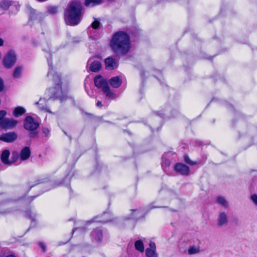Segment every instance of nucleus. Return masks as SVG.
Wrapping results in <instances>:
<instances>
[{
	"label": "nucleus",
	"mask_w": 257,
	"mask_h": 257,
	"mask_svg": "<svg viewBox=\"0 0 257 257\" xmlns=\"http://www.w3.org/2000/svg\"><path fill=\"white\" fill-rule=\"evenodd\" d=\"M47 55L46 56L48 64L49 66V70L47 76H52V80L55 84V86L47 89L45 92V95L47 97V100L59 99L61 102L66 100L67 98L66 93L64 92L62 89V81L61 76L53 70L52 65V55L49 52H47Z\"/></svg>",
	"instance_id": "1"
},
{
	"label": "nucleus",
	"mask_w": 257,
	"mask_h": 257,
	"mask_svg": "<svg viewBox=\"0 0 257 257\" xmlns=\"http://www.w3.org/2000/svg\"><path fill=\"white\" fill-rule=\"evenodd\" d=\"M109 45L116 56H124L127 54L131 48L130 36L123 31L116 32L112 35Z\"/></svg>",
	"instance_id": "2"
},
{
	"label": "nucleus",
	"mask_w": 257,
	"mask_h": 257,
	"mask_svg": "<svg viewBox=\"0 0 257 257\" xmlns=\"http://www.w3.org/2000/svg\"><path fill=\"white\" fill-rule=\"evenodd\" d=\"M83 13V6L81 3L73 1L67 8L65 17L70 25L76 26L80 22Z\"/></svg>",
	"instance_id": "3"
},
{
	"label": "nucleus",
	"mask_w": 257,
	"mask_h": 257,
	"mask_svg": "<svg viewBox=\"0 0 257 257\" xmlns=\"http://www.w3.org/2000/svg\"><path fill=\"white\" fill-rule=\"evenodd\" d=\"M24 128L29 132L28 136L31 138H36L38 137L39 123L32 116H27L24 120Z\"/></svg>",
	"instance_id": "4"
},
{
	"label": "nucleus",
	"mask_w": 257,
	"mask_h": 257,
	"mask_svg": "<svg viewBox=\"0 0 257 257\" xmlns=\"http://www.w3.org/2000/svg\"><path fill=\"white\" fill-rule=\"evenodd\" d=\"M95 86L98 88H102L104 94L108 98H114L115 94L112 92L108 86V82L100 75H97L94 78Z\"/></svg>",
	"instance_id": "5"
},
{
	"label": "nucleus",
	"mask_w": 257,
	"mask_h": 257,
	"mask_svg": "<svg viewBox=\"0 0 257 257\" xmlns=\"http://www.w3.org/2000/svg\"><path fill=\"white\" fill-rule=\"evenodd\" d=\"M17 56L14 51H9L5 56L3 63L4 67L7 69L12 68L16 63Z\"/></svg>",
	"instance_id": "6"
},
{
	"label": "nucleus",
	"mask_w": 257,
	"mask_h": 257,
	"mask_svg": "<svg viewBox=\"0 0 257 257\" xmlns=\"http://www.w3.org/2000/svg\"><path fill=\"white\" fill-rule=\"evenodd\" d=\"M75 171H71L63 179L55 181L52 184V188L63 186L71 189V179L75 175Z\"/></svg>",
	"instance_id": "7"
},
{
	"label": "nucleus",
	"mask_w": 257,
	"mask_h": 257,
	"mask_svg": "<svg viewBox=\"0 0 257 257\" xmlns=\"http://www.w3.org/2000/svg\"><path fill=\"white\" fill-rule=\"evenodd\" d=\"M174 171L181 175L188 176L190 172V168L188 166L182 163H177L174 166Z\"/></svg>",
	"instance_id": "8"
},
{
	"label": "nucleus",
	"mask_w": 257,
	"mask_h": 257,
	"mask_svg": "<svg viewBox=\"0 0 257 257\" xmlns=\"http://www.w3.org/2000/svg\"><path fill=\"white\" fill-rule=\"evenodd\" d=\"M18 121L13 118H5L0 121V127L4 129H12L18 124Z\"/></svg>",
	"instance_id": "9"
},
{
	"label": "nucleus",
	"mask_w": 257,
	"mask_h": 257,
	"mask_svg": "<svg viewBox=\"0 0 257 257\" xmlns=\"http://www.w3.org/2000/svg\"><path fill=\"white\" fill-rule=\"evenodd\" d=\"M90 236L93 241L101 243L103 237V231L100 228H95L91 231Z\"/></svg>",
	"instance_id": "10"
},
{
	"label": "nucleus",
	"mask_w": 257,
	"mask_h": 257,
	"mask_svg": "<svg viewBox=\"0 0 257 257\" xmlns=\"http://www.w3.org/2000/svg\"><path fill=\"white\" fill-rule=\"evenodd\" d=\"M145 217L144 211L141 208L132 209L130 215L125 217V220L133 219L138 220Z\"/></svg>",
	"instance_id": "11"
},
{
	"label": "nucleus",
	"mask_w": 257,
	"mask_h": 257,
	"mask_svg": "<svg viewBox=\"0 0 257 257\" xmlns=\"http://www.w3.org/2000/svg\"><path fill=\"white\" fill-rule=\"evenodd\" d=\"M18 138V134L15 132L4 133L0 136V141L6 143H13Z\"/></svg>",
	"instance_id": "12"
},
{
	"label": "nucleus",
	"mask_w": 257,
	"mask_h": 257,
	"mask_svg": "<svg viewBox=\"0 0 257 257\" xmlns=\"http://www.w3.org/2000/svg\"><path fill=\"white\" fill-rule=\"evenodd\" d=\"M228 222V213L221 211L218 214L217 224L219 227L227 226Z\"/></svg>",
	"instance_id": "13"
},
{
	"label": "nucleus",
	"mask_w": 257,
	"mask_h": 257,
	"mask_svg": "<svg viewBox=\"0 0 257 257\" xmlns=\"http://www.w3.org/2000/svg\"><path fill=\"white\" fill-rule=\"evenodd\" d=\"M105 65L106 69L108 70H113L118 67V63L114 58L111 57L105 59Z\"/></svg>",
	"instance_id": "14"
},
{
	"label": "nucleus",
	"mask_w": 257,
	"mask_h": 257,
	"mask_svg": "<svg viewBox=\"0 0 257 257\" xmlns=\"http://www.w3.org/2000/svg\"><path fill=\"white\" fill-rule=\"evenodd\" d=\"M122 82V79L120 76H117L111 78L108 83L110 85L114 88H117L120 86Z\"/></svg>",
	"instance_id": "15"
},
{
	"label": "nucleus",
	"mask_w": 257,
	"mask_h": 257,
	"mask_svg": "<svg viewBox=\"0 0 257 257\" xmlns=\"http://www.w3.org/2000/svg\"><path fill=\"white\" fill-rule=\"evenodd\" d=\"M9 204L6 201L0 203V214L6 215L12 213L14 211L10 207H8Z\"/></svg>",
	"instance_id": "16"
},
{
	"label": "nucleus",
	"mask_w": 257,
	"mask_h": 257,
	"mask_svg": "<svg viewBox=\"0 0 257 257\" xmlns=\"http://www.w3.org/2000/svg\"><path fill=\"white\" fill-rule=\"evenodd\" d=\"M31 150L29 147H25L21 150L20 154V158L22 161L28 160L31 155Z\"/></svg>",
	"instance_id": "17"
},
{
	"label": "nucleus",
	"mask_w": 257,
	"mask_h": 257,
	"mask_svg": "<svg viewBox=\"0 0 257 257\" xmlns=\"http://www.w3.org/2000/svg\"><path fill=\"white\" fill-rule=\"evenodd\" d=\"M25 216L31 220V226L35 227L36 225V214L33 213L30 209H27L25 211Z\"/></svg>",
	"instance_id": "18"
},
{
	"label": "nucleus",
	"mask_w": 257,
	"mask_h": 257,
	"mask_svg": "<svg viewBox=\"0 0 257 257\" xmlns=\"http://www.w3.org/2000/svg\"><path fill=\"white\" fill-rule=\"evenodd\" d=\"M46 98H40V100L39 101L36 102L35 103V104L38 105L39 108L42 110H44L46 112H51V111L49 109V108L47 107L46 104Z\"/></svg>",
	"instance_id": "19"
},
{
	"label": "nucleus",
	"mask_w": 257,
	"mask_h": 257,
	"mask_svg": "<svg viewBox=\"0 0 257 257\" xmlns=\"http://www.w3.org/2000/svg\"><path fill=\"white\" fill-rule=\"evenodd\" d=\"M101 68V64L99 61H94L90 65L89 69L91 72H97Z\"/></svg>",
	"instance_id": "20"
},
{
	"label": "nucleus",
	"mask_w": 257,
	"mask_h": 257,
	"mask_svg": "<svg viewBox=\"0 0 257 257\" xmlns=\"http://www.w3.org/2000/svg\"><path fill=\"white\" fill-rule=\"evenodd\" d=\"M10 152L8 150H5L1 155V160L5 164H10L11 162L9 160Z\"/></svg>",
	"instance_id": "21"
},
{
	"label": "nucleus",
	"mask_w": 257,
	"mask_h": 257,
	"mask_svg": "<svg viewBox=\"0 0 257 257\" xmlns=\"http://www.w3.org/2000/svg\"><path fill=\"white\" fill-rule=\"evenodd\" d=\"M26 112V109L22 106H18L16 107L13 112V114L14 116L18 117Z\"/></svg>",
	"instance_id": "22"
},
{
	"label": "nucleus",
	"mask_w": 257,
	"mask_h": 257,
	"mask_svg": "<svg viewBox=\"0 0 257 257\" xmlns=\"http://www.w3.org/2000/svg\"><path fill=\"white\" fill-rule=\"evenodd\" d=\"M86 114L90 118L93 119L95 122L99 123L106 122L110 124H113L112 122L109 121H104L103 119L102 116H95L93 114L89 113H86Z\"/></svg>",
	"instance_id": "23"
},
{
	"label": "nucleus",
	"mask_w": 257,
	"mask_h": 257,
	"mask_svg": "<svg viewBox=\"0 0 257 257\" xmlns=\"http://www.w3.org/2000/svg\"><path fill=\"white\" fill-rule=\"evenodd\" d=\"M102 0H85L84 5L87 7H93L101 4Z\"/></svg>",
	"instance_id": "24"
},
{
	"label": "nucleus",
	"mask_w": 257,
	"mask_h": 257,
	"mask_svg": "<svg viewBox=\"0 0 257 257\" xmlns=\"http://www.w3.org/2000/svg\"><path fill=\"white\" fill-rule=\"evenodd\" d=\"M135 247L136 250L143 252L144 251V245L143 241L141 240H138L135 242Z\"/></svg>",
	"instance_id": "25"
},
{
	"label": "nucleus",
	"mask_w": 257,
	"mask_h": 257,
	"mask_svg": "<svg viewBox=\"0 0 257 257\" xmlns=\"http://www.w3.org/2000/svg\"><path fill=\"white\" fill-rule=\"evenodd\" d=\"M23 67L22 66L16 67L14 71L13 76L14 78H19L22 74Z\"/></svg>",
	"instance_id": "26"
},
{
	"label": "nucleus",
	"mask_w": 257,
	"mask_h": 257,
	"mask_svg": "<svg viewBox=\"0 0 257 257\" xmlns=\"http://www.w3.org/2000/svg\"><path fill=\"white\" fill-rule=\"evenodd\" d=\"M156 250L150 248H147L145 251V254L147 257H158Z\"/></svg>",
	"instance_id": "27"
},
{
	"label": "nucleus",
	"mask_w": 257,
	"mask_h": 257,
	"mask_svg": "<svg viewBox=\"0 0 257 257\" xmlns=\"http://www.w3.org/2000/svg\"><path fill=\"white\" fill-rule=\"evenodd\" d=\"M183 159L185 163L190 166H194L198 164V163L197 162L191 161L188 155L187 154L184 155Z\"/></svg>",
	"instance_id": "28"
},
{
	"label": "nucleus",
	"mask_w": 257,
	"mask_h": 257,
	"mask_svg": "<svg viewBox=\"0 0 257 257\" xmlns=\"http://www.w3.org/2000/svg\"><path fill=\"white\" fill-rule=\"evenodd\" d=\"M99 216L95 217L93 219H92L91 220L87 221V223L88 224H90L93 222H102V223H107L110 221L109 219H99Z\"/></svg>",
	"instance_id": "29"
},
{
	"label": "nucleus",
	"mask_w": 257,
	"mask_h": 257,
	"mask_svg": "<svg viewBox=\"0 0 257 257\" xmlns=\"http://www.w3.org/2000/svg\"><path fill=\"white\" fill-rule=\"evenodd\" d=\"M162 167L163 169L169 167L170 165V161L166 158V155L164 154L162 156Z\"/></svg>",
	"instance_id": "30"
},
{
	"label": "nucleus",
	"mask_w": 257,
	"mask_h": 257,
	"mask_svg": "<svg viewBox=\"0 0 257 257\" xmlns=\"http://www.w3.org/2000/svg\"><path fill=\"white\" fill-rule=\"evenodd\" d=\"M29 20H33L36 19L37 15L35 13V10L30 7L29 8Z\"/></svg>",
	"instance_id": "31"
},
{
	"label": "nucleus",
	"mask_w": 257,
	"mask_h": 257,
	"mask_svg": "<svg viewBox=\"0 0 257 257\" xmlns=\"http://www.w3.org/2000/svg\"><path fill=\"white\" fill-rule=\"evenodd\" d=\"M10 6V3L8 0H4L0 3V7L5 10L8 9Z\"/></svg>",
	"instance_id": "32"
},
{
	"label": "nucleus",
	"mask_w": 257,
	"mask_h": 257,
	"mask_svg": "<svg viewBox=\"0 0 257 257\" xmlns=\"http://www.w3.org/2000/svg\"><path fill=\"white\" fill-rule=\"evenodd\" d=\"M19 157L20 154L17 151H13L12 153L11 164L15 162Z\"/></svg>",
	"instance_id": "33"
},
{
	"label": "nucleus",
	"mask_w": 257,
	"mask_h": 257,
	"mask_svg": "<svg viewBox=\"0 0 257 257\" xmlns=\"http://www.w3.org/2000/svg\"><path fill=\"white\" fill-rule=\"evenodd\" d=\"M217 202L218 203L224 207H226L227 206V202L223 197H218L217 198Z\"/></svg>",
	"instance_id": "34"
},
{
	"label": "nucleus",
	"mask_w": 257,
	"mask_h": 257,
	"mask_svg": "<svg viewBox=\"0 0 257 257\" xmlns=\"http://www.w3.org/2000/svg\"><path fill=\"white\" fill-rule=\"evenodd\" d=\"M199 248L195 247L194 246H190L188 249V253L189 254H193L199 252Z\"/></svg>",
	"instance_id": "35"
},
{
	"label": "nucleus",
	"mask_w": 257,
	"mask_h": 257,
	"mask_svg": "<svg viewBox=\"0 0 257 257\" xmlns=\"http://www.w3.org/2000/svg\"><path fill=\"white\" fill-rule=\"evenodd\" d=\"M48 12L50 14L54 15L58 12V7L56 6H50L48 7Z\"/></svg>",
	"instance_id": "36"
},
{
	"label": "nucleus",
	"mask_w": 257,
	"mask_h": 257,
	"mask_svg": "<svg viewBox=\"0 0 257 257\" xmlns=\"http://www.w3.org/2000/svg\"><path fill=\"white\" fill-rule=\"evenodd\" d=\"M100 25V22L95 19L94 21L92 23L91 27L94 30H97L99 28Z\"/></svg>",
	"instance_id": "37"
},
{
	"label": "nucleus",
	"mask_w": 257,
	"mask_h": 257,
	"mask_svg": "<svg viewBox=\"0 0 257 257\" xmlns=\"http://www.w3.org/2000/svg\"><path fill=\"white\" fill-rule=\"evenodd\" d=\"M38 245L41 248L43 252H45L46 251L47 247L44 242L42 241H39L38 242Z\"/></svg>",
	"instance_id": "38"
},
{
	"label": "nucleus",
	"mask_w": 257,
	"mask_h": 257,
	"mask_svg": "<svg viewBox=\"0 0 257 257\" xmlns=\"http://www.w3.org/2000/svg\"><path fill=\"white\" fill-rule=\"evenodd\" d=\"M87 230V228L86 227H75L73 228L72 229V233H73L75 231L79 230L80 232H85Z\"/></svg>",
	"instance_id": "39"
},
{
	"label": "nucleus",
	"mask_w": 257,
	"mask_h": 257,
	"mask_svg": "<svg viewBox=\"0 0 257 257\" xmlns=\"http://www.w3.org/2000/svg\"><path fill=\"white\" fill-rule=\"evenodd\" d=\"M5 88L4 80L0 77V92L4 91Z\"/></svg>",
	"instance_id": "40"
},
{
	"label": "nucleus",
	"mask_w": 257,
	"mask_h": 257,
	"mask_svg": "<svg viewBox=\"0 0 257 257\" xmlns=\"http://www.w3.org/2000/svg\"><path fill=\"white\" fill-rule=\"evenodd\" d=\"M7 114V111L4 110H0V121H1L2 119H4L5 116Z\"/></svg>",
	"instance_id": "41"
},
{
	"label": "nucleus",
	"mask_w": 257,
	"mask_h": 257,
	"mask_svg": "<svg viewBox=\"0 0 257 257\" xmlns=\"http://www.w3.org/2000/svg\"><path fill=\"white\" fill-rule=\"evenodd\" d=\"M250 198L253 202L257 206V195L256 194H252Z\"/></svg>",
	"instance_id": "42"
},
{
	"label": "nucleus",
	"mask_w": 257,
	"mask_h": 257,
	"mask_svg": "<svg viewBox=\"0 0 257 257\" xmlns=\"http://www.w3.org/2000/svg\"><path fill=\"white\" fill-rule=\"evenodd\" d=\"M43 133L45 134L46 137H48L49 136L50 131L46 127H44L42 129Z\"/></svg>",
	"instance_id": "43"
},
{
	"label": "nucleus",
	"mask_w": 257,
	"mask_h": 257,
	"mask_svg": "<svg viewBox=\"0 0 257 257\" xmlns=\"http://www.w3.org/2000/svg\"><path fill=\"white\" fill-rule=\"evenodd\" d=\"M41 182H42L41 180L38 179L35 181L34 184H32L31 182L30 183L29 185L30 186V188H31L32 187H34V186H35L36 185H38V184L41 183Z\"/></svg>",
	"instance_id": "44"
},
{
	"label": "nucleus",
	"mask_w": 257,
	"mask_h": 257,
	"mask_svg": "<svg viewBox=\"0 0 257 257\" xmlns=\"http://www.w3.org/2000/svg\"><path fill=\"white\" fill-rule=\"evenodd\" d=\"M149 246H150V249H152L153 250H156V246L155 243L154 242L152 241H150V243H149Z\"/></svg>",
	"instance_id": "45"
},
{
	"label": "nucleus",
	"mask_w": 257,
	"mask_h": 257,
	"mask_svg": "<svg viewBox=\"0 0 257 257\" xmlns=\"http://www.w3.org/2000/svg\"><path fill=\"white\" fill-rule=\"evenodd\" d=\"M173 113H172V116H171L172 117H176L179 113V111L177 109H174L173 110Z\"/></svg>",
	"instance_id": "46"
},
{
	"label": "nucleus",
	"mask_w": 257,
	"mask_h": 257,
	"mask_svg": "<svg viewBox=\"0 0 257 257\" xmlns=\"http://www.w3.org/2000/svg\"><path fill=\"white\" fill-rule=\"evenodd\" d=\"M100 167H101L100 166L99 164L98 163V162L97 161H96V165L95 166V171L99 172L100 170Z\"/></svg>",
	"instance_id": "47"
},
{
	"label": "nucleus",
	"mask_w": 257,
	"mask_h": 257,
	"mask_svg": "<svg viewBox=\"0 0 257 257\" xmlns=\"http://www.w3.org/2000/svg\"><path fill=\"white\" fill-rule=\"evenodd\" d=\"M154 113L157 116H160V117H163L164 116V114L162 113V112H160L159 111H155V112H154Z\"/></svg>",
	"instance_id": "48"
},
{
	"label": "nucleus",
	"mask_w": 257,
	"mask_h": 257,
	"mask_svg": "<svg viewBox=\"0 0 257 257\" xmlns=\"http://www.w3.org/2000/svg\"><path fill=\"white\" fill-rule=\"evenodd\" d=\"M140 73L141 78L143 80L145 75V71L143 70H140Z\"/></svg>",
	"instance_id": "49"
},
{
	"label": "nucleus",
	"mask_w": 257,
	"mask_h": 257,
	"mask_svg": "<svg viewBox=\"0 0 257 257\" xmlns=\"http://www.w3.org/2000/svg\"><path fill=\"white\" fill-rule=\"evenodd\" d=\"M80 41V40L79 38H74L73 39V43H78Z\"/></svg>",
	"instance_id": "50"
},
{
	"label": "nucleus",
	"mask_w": 257,
	"mask_h": 257,
	"mask_svg": "<svg viewBox=\"0 0 257 257\" xmlns=\"http://www.w3.org/2000/svg\"><path fill=\"white\" fill-rule=\"evenodd\" d=\"M240 115H241V114L238 112H236L234 114V116H235V118H239L240 117Z\"/></svg>",
	"instance_id": "51"
},
{
	"label": "nucleus",
	"mask_w": 257,
	"mask_h": 257,
	"mask_svg": "<svg viewBox=\"0 0 257 257\" xmlns=\"http://www.w3.org/2000/svg\"><path fill=\"white\" fill-rule=\"evenodd\" d=\"M96 106L98 107H101L102 106V104L100 101H98L96 102Z\"/></svg>",
	"instance_id": "52"
},
{
	"label": "nucleus",
	"mask_w": 257,
	"mask_h": 257,
	"mask_svg": "<svg viewBox=\"0 0 257 257\" xmlns=\"http://www.w3.org/2000/svg\"><path fill=\"white\" fill-rule=\"evenodd\" d=\"M63 133H64V134L67 136L70 139V141L72 140V137L71 135H68L66 132H65V131H63Z\"/></svg>",
	"instance_id": "53"
},
{
	"label": "nucleus",
	"mask_w": 257,
	"mask_h": 257,
	"mask_svg": "<svg viewBox=\"0 0 257 257\" xmlns=\"http://www.w3.org/2000/svg\"><path fill=\"white\" fill-rule=\"evenodd\" d=\"M98 37H96V35H91L90 36H89V38L90 39H93V40H95V39L97 38Z\"/></svg>",
	"instance_id": "54"
},
{
	"label": "nucleus",
	"mask_w": 257,
	"mask_h": 257,
	"mask_svg": "<svg viewBox=\"0 0 257 257\" xmlns=\"http://www.w3.org/2000/svg\"><path fill=\"white\" fill-rule=\"evenodd\" d=\"M72 157V154H70V155L68 156V158H67V161H68V162H70V159H71V158Z\"/></svg>",
	"instance_id": "55"
},
{
	"label": "nucleus",
	"mask_w": 257,
	"mask_h": 257,
	"mask_svg": "<svg viewBox=\"0 0 257 257\" xmlns=\"http://www.w3.org/2000/svg\"><path fill=\"white\" fill-rule=\"evenodd\" d=\"M37 197V196H31L29 198V200L30 202L32 201L36 197Z\"/></svg>",
	"instance_id": "56"
},
{
	"label": "nucleus",
	"mask_w": 257,
	"mask_h": 257,
	"mask_svg": "<svg viewBox=\"0 0 257 257\" xmlns=\"http://www.w3.org/2000/svg\"><path fill=\"white\" fill-rule=\"evenodd\" d=\"M3 44H4V40L2 38H0V46H3Z\"/></svg>",
	"instance_id": "57"
},
{
	"label": "nucleus",
	"mask_w": 257,
	"mask_h": 257,
	"mask_svg": "<svg viewBox=\"0 0 257 257\" xmlns=\"http://www.w3.org/2000/svg\"><path fill=\"white\" fill-rule=\"evenodd\" d=\"M5 257H16L15 255L13 254H9L6 255Z\"/></svg>",
	"instance_id": "58"
},
{
	"label": "nucleus",
	"mask_w": 257,
	"mask_h": 257,
	"mask_svg": "<svg viewBox=\"0 0 257 257\" xmlns=\"http://www.w3.org/2000/svg\"><path fill=\"white\" fill-rule=\"evenodd\" d=\"M77 159H78V158H76L74 159L73 160V163L74 164H75L76 163V162L77 161Z\"/></svg>",
	"instance_id": "59"
},
{
	"label": "nucleus",
	"mask_w": 257,
	"mask_h": 257,
	"mask_svg": "<svg viewBox=\"0 0 257 257\" xmlns=\"http://www.w3.org/2000/svg\"><path fill=\"white\" fill-rule=\"evenodd\" d=\"M227 106H228L229 108H233V106H232L231 104H227Z\"/></svg>",
	"instance_id": "60"
},
{
	"label": "nucleus",
	"mask_w": 257,
	"mask_h": 257,
	"mask_svg": "<svg viewBox=\"0 0 257 257\" xmlns=\"http://www.w3.org/2000/svg\"><path fill=\"white\" fill-rule=\"evenodd\" d=\"M158 207L157 206H153L152 204L151 205V208L152 209V208H157Z\"/></svg>",
	"instance_id": "61"
},
{
	"label": "nucleus",
	"mask_w": 257,
	"mask_h": 257,
	"mask_svg": "<svg viewBox=\"0 0 257 257\" xmlns=\"http://www.w3.org/2000/svg\"><path fill=\"white\" fill-rule=\"evenodd\" d=\"M66 243V242H65V243H59L58 245H62V244H65Z\"/></svg>",
	"instance_id": "62"
},
{
	"label": "nucleus",
	"mask_w": 257,
	"mask_h": 257,
	"mask_svg": "<svg viewBox=\"0 0 257 257\" xmlns=\"http://www.w3.org/2000/svg\"><path fill=\"white\" fill-rule=\"evenodd\" d=\"M232 125L233 126L234 125V120H232Z\"/></svg>",
	"instance_id": "63"
},
{
	"label": "nucleus",
	"mask_w": 257,
	"mask_h": 257,
	"mask_svg": "<svg viewBox=\"0 0 257 257\" xmlns=\"http://www.w3.org/2000/svg\"><path fill=\"white\" fill-rule=\"evenodd\" d=\"M114 1L115 0H108V1L110 2H114Z\"/></svg>",
	"instance_id": "64"
}]
</instances>
